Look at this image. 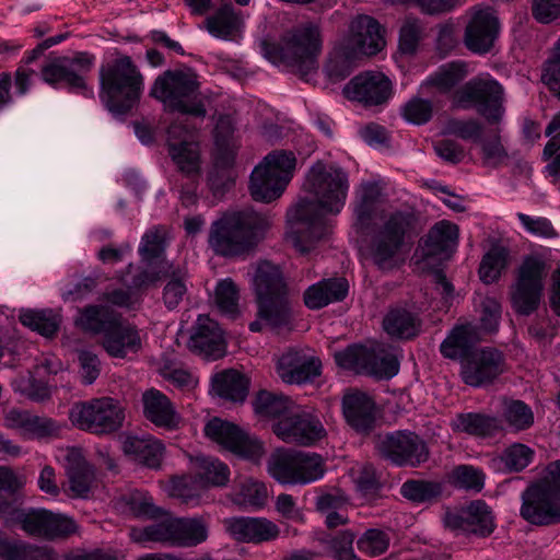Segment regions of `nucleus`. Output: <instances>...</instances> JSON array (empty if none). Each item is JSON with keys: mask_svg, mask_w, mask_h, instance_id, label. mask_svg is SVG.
<instances>
[{"mask_svg": "<svg viewBox=\"0 0 560 560\" xmlns=\"http://www.w3.org/2000/svg\"><path fill=\"white\" fill-rule=\"evenodd\" d=\"M303 190L311 198L301 199L288 212V217L292 223L293 245L306 254L328 233L325 217L338 214L343 209L349 177L341 167L317 161L305 175Z\"/></svg>", "mask_w": 560, "mask_h": 560, "instance_id": "f257e3e1", "label": "nucleus"}, {"mask_svg": "<svg viewBox=\"0 0 560 560\" xmlns=\"http://www.w3.org/2000/svg\"><path fill=\"white\" fill-rule=\"evenodd\" d=\"M272 225L273 218L267 211L245 208L225 212L211 223L208 244L221 257H245L255 252Z\"/></svg>", "mask_w": 560, "mask_h": 560, "instance_id": "f03ea898", "label": "nucleus"}, {"mask_svg": "<svg viewBox=\"0 0 560 560\" xmlns=\"http://www.w3.org/2000/svg\"><path fill=\"white\" fill-rule=\"evenodd\" d=\"M260 49L271 63L289 68L308 81L318 70V57L323 49L322 28L315 22L301 23L287 31L279 43L264 38Z\"/></svg>", "mask_w": 560, "mask_h": 560, "instance_id": "7ed1b4c3", "label": "nucleus"}, {"mask_svg": "<svg viewBox=\"0 0 560 560\" xmlns=\"http://www.w3.org/2000/svg\"><path fill=\"white\" fill-rule=\"evenodd\" d=\"M252 287L256 298L257 318L249 329L259 332L264 328L272 331L289 329L291 308L288 285L280 268L262 260L253 266Z\"/></svg>", "mask_w": 560, "mask_h": 560, "instance_id": "20e7f679", "label": "nucleus"}, {"mask_svg": "<svg viewBox=\"0 0 560 560\" xmlns=\"http://www.w3.org/2000/svg\"><path fill=\"white\" fill-rule=\"evenodd\" d=\"M100 98L115 116L128 113L140 100L144 78L129 56L106 60L100 68Z\"/></svg>", "mask_w": 560, "mask_h": 560, "instance_id": "39448f33", "label": "nucleus"}, {"mask_svg": "<svg viewBox=\"0 0 560 560\" xmlns=\"http://www.w3.org/2000/svg\"><path fill=\"white\" fill-rule=\"evenodd\" d=\"M149 94L166 112L201 118L207 114L198 75L190 68L165 70L155 78Z\"/></svg>", "mask_w": 560, "mask_h": 560, "instance_id": "423d86ee", "label": "nucleus"}, {"mask_svg": "<svg viewBox=\"0 0 560 560\" xmlns=\"http://www.w3.org/2000/svg\"><path fill=\"white\" fill-rule=\"evenodd\" d=\"M413 221L411 213L396 211L386 218L371 237L366 253L378 269L388 271L400 265L401 249Z\"/></svg>", "mask_w": 560, "mask_h": 560, "instance_id": "0eeeda50", "label": "nucleus"}, {"mask_svg": "<svg viewBox=\"0 0 560 560\" xmlns=\"http://www.w3.org/2000/svg\"><path fill=\"white\" fill-rule=\"evenodd\" d=\"M296 159L293 152L269 153L252 172L249 192L255 201L271 202L279 198L293 177Z\"/></svg>", "mask_w": 560, "mask_h": 560, "instance_id": "6e6552de", "label": "nucleus"}, {"mask_svg": "<svg viewBox=\"0 0 560 560\" xmlns=\"http://www.w3.org/2000/svg\"><path fill=\"white\" fill-rule=\"evenodd\" d=\"M547 273L544 259L536 256L524 258L510 288L511 305L516 314L529 316L538 310Z\"/></svg>", "mask_w": 560, "mask_h": 560, "instance_id": "1a4fd4ad", "label": "nucleus"}, {"mask_svg": "<svg viewBox=\"0 0 560 560\" xmlns=\"http://www.w3.org/2000/svg\"><path fill=\"white\" fill-rule=\"evenodd\" d=\"M69 419L80 430L107 434L122 425L125 415L117 400L102 397L75 402L69 410Z\"/></svg>", "mask_w": 560, "mask_h": 560, "instance_id": "9d476101", "label": "nucleus"}, {"mask_svg": "<svg viewBox=\"0 0 560 560\" xmlns=\"http://www.w3.org/2000/svg\"><path fill=\"white\" fill-rule=\"evenodd\" d=\"M457 107L475 108L489 124H499L504 114L503 88L493 79H472L454 96Z\"/></svg>", "mask_w": 560, "mask_h": 560, "instance_id": "9b49d317", "label": "nucleus"}, {"mask_svg": "<svg viewBox=\"0 0 560 560\" xmlns=\"http://www.w3.org/2000/svg\"><path fill=\"white\" fill-rule=\"evenodd\" d=\"M338 366L359 374L390 378L399 371L397 357L383 347L366 348L352 345L335 353Z\"/></svg>", "mask_w": 560, "mask_h": 560, "instance_id": "f8f14e48", "label": "nucleus"}, {"mask_svg": "<svg viewBox=\"0 0 560 560\" xmlns=\"http://www.w3.org/2000/svg\"><path fill=\"white\" fill-rule=\"evenodd\" d=\"M164 281L162 301L168 311L176 310L188 296L191 287L186 267L172 261H161L158 269L141 270L132 279L131 287L141 289Z\"/></svg>", "mask_w": 560, "mask_h": 560, "instance_id": "ddd939ff", "label": "nucleus"}, {"mask_svg": "<svg viewBox=\"0 0 560 560\" xmlns=\"http://www.w3.org/2000/svg\"><path fill=\"white\" fill-rule=\"evenodd\" d=\"M94 65V57L88 52H77L73 57H58L42 67V79L49 85L63 83L71 91L92 94L88 89L86 75Z\"/></svg>", "mask_w": 560, "mask_h": 560, "instance_id": "4468645a", "label": "nucleus"}, {"mask_svg": "<svg viewBox=\"0 0 560 560\" xmlns=\"http://www.w3.org/2000/svg\"><path fill=\"white\" fill-rule=\"evenodd\" d=\"M375 447L384 459L399 467H418L429 458L425 442L413 432L395 431L378 435Z\"/></svg>", "mask_w": 560, "mask_h": 560, "instance_id": "2eb2a0df", "label": "nucleus"}, {"mask_svg": "<svg viewBox=\"0 0 560 560\" xmlns=\"http://www.w3.org/2000/svg\"><path fill=\"white\" fill-rule=\"evenodd\" d=\"M8 526L20 527L25 533L45 538L67 537L78 530L75 521L61 513H54L46 509L20 508Z\"/></svg>", "mask_w": 560, "mask_h": 560, "instance_id": "dca6fc26", "label": "nucleus"}, {"mask_svg": "<svg viewBox=\"0 0 560 560\" xmlns=\"http://www.w3.org/2000/svg\"><path fill=\"white\" fill-rule=\"evenodd\" d=\"M445 527L456 536H477L485 538L495 529V518L491 508L483 500H474L457 512H447Z\"/></svg>", "mask_w": 560, "mask_h": 560, "instance_id": "f3484780", "label": "nucleus"}, {"mask_svg": "<svg viewBox=\"0 0 560 560\" xmlns=\"http://www.w3.org/2000/svg\"><path fill=\"white\" fill-rule=\"evenodd\" d=\"M205 434L224 448L244 458L257 462L260 459L264 447L260 441L250 436L237 425L213 418L205 425Z\"/></svg>", "mask_w": 560, "mask_h": 560, "instance_id": "a211bd4d", "label": "nucleus"}, {"mask_svg": "<svg viewBox=\"0 0 560 560\" xmlns=\"http://www.w3.org/2000/svg\"><path fill=\"white\" fill-rule=\"evenodd\" d=\"M167 148L172 161L179 175L185 177H200L201 156L198 142L182 121L176 120L167 129Z\"/></svg>", "mask_w": 560, "mask_h": 560, "instance_id": "6ab92c4d", "label": "nucleus"}, {"mask_svg": "<svg viewBox=\"0 0 560 560\" xmlns=\"http://www.w3.org/2000/svg\"><path fill=\"white\" fill-rule=\"evenodd\" d=\"M520 515L537 526L559 523L560 499L536 482L523 491Z\"/></svg>", "mask_w": 560, "mask_h": 560, "instance_id": "aec40b11", "label": "nucleus"}, {"mask_svg": "<svg viewBox=\"0 0 560 560\" xmlns=\"http://www.w3.org/2000/svg\"><path fill=\"white\" fill-rule=\"evenodd\" d=\"M504 371L503 354L486 347L474 351L462 364V378L465 384L480 387L492 383Z\"/></svg>", "mask_w": 560, "mask_h": 560, "instance_id": "412c9836", "label": "nucleus"}, {"mask_svg": "<svg viewBox=\"0 0 560 560\" xmlns=\"http://www.w3.org/2000/svg\"><path fill=\"white\" fill-rule=\"evenodd\" d=\"M500 33V22L491 8H479L472 11L465 30L466 47L479 55L491 50Z\"/></svg>", "mask_w": 560, "mask_h": 560, "instance_id": "4be33fe9", "label": "nucleus"}, {"mask_svg": "<svg viewBox=\"0 0 560 560\" xmlns=\"http://www.w3.org/2000/svg\"><path fill=\"white\" fill-rule=\"evenodd\" d=\"M275 434L285 443L314 445L326 431L322 422L310 413H296L280 419L273 425Z\"/></svg>", "mask_w": 560, "mask_h": 560, "instance_id": "5701e85b", "label": "nucleus"}, {"mask_svg": "<svg viewBox=\"0 0 560 560\" xmlns=\"http://www.w3.org/2000/svg\"><path fill=\"white\" fill-rule=\"evenodd\" d=\"M343 94L364 106L382 105L392 95V82L381 72H364L354 77L343 88Z\"/></svg>", "mask_w": 560, "mask_h": 560, "instance_id": "b1692460", "label": "nucleus"}, {"mask_svg": "<svg viewBox=\"0 0 560 560\" xmlns=\"http://www.w3.org/2000/svg\"><path fill=\"white\" fill-rule=\"evenodd\" d=\"M318 358L302 350L290 349L278 360L277 373L288 384H302L313 381L320 374Z\"/></svg>", "mask_w": 560, "mask_h": 560, "instance_id": "393cba45", "label": "nucleus"}, {"mask_svg": "<svg viewBox=\"0 0 560 560\" xmlns=\"http://www.w3.org/2000/svg\"><path fill=\"white\" fill-rule=\"evenodd\" d=\"M348 46L354 54L376 55L385 46L380 23L369 15L354 18L349 26Z\"/></svg>", "mask_w": 560, "mask_h": 560, "instance_id": "a878e982", "label": "nucleus"}, {"mask_svg": "<svg viewBox=\"0 0 560 560\" xmlns=\"http://www.w3.org/2000/svg\"><path fill=\"white\" fill-rule=\"evenodd\" d=\"M458 228L456 224L442 220L428 232L419 246L418 254L429 265L431 259L443 260L451 256L457 244Z\"/></svg>", "mask_w": 560, "mask_h": 560, "instance_id": "bb28decb", "label": "nucleus"}, {"mask_svg": "<svg viewBox=\"0 0 560 560\" xmlns=\"http://www.w3.org/2000/svg\"><path fill=\"white\" fill-rule=\"evenodd\" d=\"M191 351L210 360L225 353V342L219 325L208 315H199L188 341Z\"/></svg>", "mask_w": 560, "mask_h": 560, "instance_id": "cd10ccee", "label": "nucleus"}, {"mask_svg": "<svg viewBox=\"0 0 560 560\" xmlns=\"http://www.w3.org/2000/svg\"><path fill=\"white\" fill-rule=\"evenodd\" d=\"M342 412L347 423L358 433L369 434L376 423V405L365 393L350 390L342 397Z\"/></svg>", "mask_w": 560, "mask_h": 560, "instance_id": "c85d7f7f", "label": "nucleus"}, {"mask_svg": "<svg viewBox=\"0 0 560 560\" xmlns=\"http://www.w3.org/2000/svg\"><path fill=\"white\" fill-rule=\"evenodd\" d=\"M68 492L73 498H86L95 482V469L85 459L81 450L72 447L65 455Z\"/></svg>", "mask_w": 560, "mask_h": 560, "instance_id": "c756f323", "label": "nucleus"}, {"mask_svg": "<svg viewBox=\"0 0 560 560\" xmlns=\"http://www.w3.org/2000/svg\"><path fill=\"white\" fill-rule=\"evenodd\" d=\"M479 326L471 322H458L440 345L444 358L458 360L466 359L475 346L481 340Z\"/></svg>", "mask_w": 560, "mask_h": 560, "instance_id": "7c9ffc66", "label": "nucleus"}, {"mask_svg": "<svg viewBox=\"0 0 560 560\" xmlns=\"http://www.w3.org/2000/svg\"><path fill=\"white\" fill-rule=\"evenodd\" d=\"M384 331L397 340H410L417 337L422 328L420 314L408 305L390 306L383 317Z\"/></svg>", "mask_w": 560, "mask_h": 560, "instance_id": "2f4dec72", "label": "nucleus"}, {"mask_svg": "<svg viewBox=\"0 0 560 560\" xmlns=\"http://www.w3.org/2000/svg\"><path fill=\"white\" fill-rule=\"evenodd\" d=\"M143 415L153 424L173 430L180 422V416L173 402L162 392L151 388L142 394Z\"/></svg>", "mask_w": 560, "mask_h": 560, "instance_id": "473e14b6", "label": "nucleus"}, {"mask_svg": "<svg viewBox=\"0 0 560 560\" xmlns=\"http://www.w3.org/2000/svg\"><path fill=\"white\" fill-rule=\"evenodd\" d=\"M103 347L109 355L125 358L129 352L140 350L141 338L135 326L124 323L118 316L103 336Z\"/></svg>", "mask_w": 560, "mask_h": 560, "instance_id": "72a5a7b5", "label": "nucleus"}, {"mask_svg": "<svg viewBox=\"0 0 560 560\" xmlns=\"http://www.w3.org/2000/svg\"><path fill=\"white\" fill-rule=\"evenodd\" d=\"M386 202L387 195L382 183L368 182L361 184L353 209L357 224L362 229L368 228Z\"/></svg>", "mask_w": 560, "mask_h": 560, "instance_id": "f704fd0d", "label": "nucleus"}, {"mask_svg": "<svg viewBox=\"0 0 560 560\" xmlns=\"http://www.w3.org/2000/svg\"><path fill=\"white\" fill-rule=\"evenodd\" d=\"M205 28L215 38L233 40L244 27V18L232 3H223L205 22Z\"/></svg>", "mask_w": 560, "mask_h": 560, "instance_id": "c9c22d12", "label": "nucleus"}, {"mask_svg": "<svg viewBox=\"0 0 560 560\" xmlns=\"http://www.w3.org/2000/svg\"><path fill=\"white\" fill-rule=\"evenodd\" d=\"M122 451L144 466L156 469L163 458L164 445L151 435H129L122 442Z\"/></svg>", "mask_w": 560, "mask_h": 560, "instance_id": "e433bc0d", "label": "nucleus"}, {"mask_svg": "<svg viewBox=\"0 0 560 560\" xmlns=\"http://www.w3.org/2000/svg\"><path fill=\"white\" fill-rule=\"evenodd\" d=\"M168 230L164 225H155L142 235L138 253L141 261L147 265L144 270L158 269L161 261H170L165 257Z\"/></svg>", "mask_w": 560, "mask_h": 560, "instance_id": "4c0bfd02", "label": "nucleus"}, {"mask_svg": "<svg viewBox=\"0 0 560 560\" xmlns=\"http://www.w3.org/2000/svg\"><path fill=\"white\" fill-rule=\"evenodd\" d=\"M348 293L343 278L324 279L304 292V303L311 310H319L329 303L342 301Z\"/></svg>", "mask_w": 560, "mask_h": 560, "instance_id": "58836bf2", "label": "nucleus"}, {"mask_svg": "<svg viewBox=\"0 0 560 560\" xmlns=\"http://www.w3.org/2000/svg\"><path fill=\"white\" fill-rule=\"evenodd\" d=\"M174 547H196L207 540L209 523L203 517H173Z\"/></svg>", "mask_w": 560, "mask_h": 560, "instance_id": "ea45409f", "label": "nucleus"}, {"mask_svg": "<svg viewBox=\"0 0 560 560\" xmlns=\"http://www.w3.org/2000/svg\"><path fill=\"white\" fill-rule=\"evenodd\" d=\"M248 387V380L235 370H225L212 377L214 394L234 402H243L246 399Z\"/></svg>", "mask_w": 560, "mask_h": 560, "instance_id": "a19ab883", "label": "nucleus"}, {"mask_svg": "<svg viewBox=\"0 0 560 560\" xmlns=\"http://www.w3.org/2000/svg\"><path fill=\"white\" fill-rule=\"evenodd\" d=\"M355 534L350 529L339 530L337 533L320 532L315 540L324 548L326 555L335 560H357L353 541Z\"/></svg>", "mask_w": 560, "mask_h": 560, "instance_id": "79ce46f5", "label": "nucleus"}, {"mask_svg": "<svg viewBox=\"0 0 560 560\" xmlns=\"http://www.w3.org/2000/svg\"><path fill=\"white\" fill-rule=\"evenodd\" d=\"M129 537L133 542L143 547H148L152 542L174 547V518L168 517L144 527H132Z\"/></svg>", "mask_w": 560, "mask_h": 560, "instance_id": "37998d69", "label": "nucleus"}, {"mask_svg": "<svg viewBox=\"0 0 560 560\" xmlns=\"http://www.w3.org/2000/svg\"><path fill=\"white\" fill-rule=\"evenodd\" d=\"M22 487V482L15 474L7 468L0 467V520L8 526L21 508V502L15 497L7 498L2 492L15 494Z\"/></svg>", "mask_w": 560, "mask_h": 560, "instance_id": "c03bdc74", "label": "nucleus"}, {"mask_svg": "<svg viewBox=\"0 0 560 560\" xmlns=\"http://www.w3.org/2000/svg\"><path fill=\"white\" fill-rule=\"evenodd\" d=\"M453 427L456 431L480 438L492 436L501 429L495 417L475 412L458 415L453 421Z\"/></svg>", "mask_w": 560, "mask_h": 560, "instance_id": "a18cd8bd", "label": "nucleus"}, {"mask_svg": "<svg viewBox=\"0 0 560 560\" xmlns=\"http://www.w3.org/2000/svg\"><path fill=\"white\" fill-rule=\"evenodd\" d=\"M294 486H305L322 479L326 472L325 459L315 452L295 451Z\"/></svg>", "mask_w": 560, "mask_h": 560, "instance_id": "49530a36", "label": "nucleus"}, {"mask_svg": "<svg viewBox=\"0 0 560 560\" xmlns=\"http://www.w3.org/2000/svg\"><path fill=\"white\" fill-rule=\"evenodd\" d=\"M267 470L280 485L294 486V474H296L295 451L276 450L267 460Z\"/></svg>", "mask_w": 560, "mask_h": 560, "instance_id": "de8ad7c7", "label": "nucleus"}, {"mask_svg": "<svg viewBox=\"0 0 560 560\" xmlns=\"http://www.w3.org/2000/svg\"><path fill=\"white\" fill-rule=\"evenodd\" d=\"M117 505L122 512L136 517L156 518L162 515V510L154 505L152 498L140 490H132L124 494Z\"/></svg>", "mask_w": 560, "mask_h": 560, "instance_id": "09e8293b", "label": "nucleus"}, {"mask_svg": "<svg viewBox=\"0 0 560 560\" xmlns=\"http://www.w3.org/2000/svg\"><path fill=\"white\" fill-rule=\"evenodd\" d=\"M21 323L44 337H52L59 329L61 317L52 310H27L20 315Z\"/></svg>", "mask_w": 560, "mask_h": 560, "instance_id": "8fccbe9b", "label": "nucleus"}, {"mask_svg": "<svg viewBox=\"0 0 560 560\" xmlns=\"http://www.w3.org/2000/svg\"><path fill=\"white\" fill-rule=\"evenodd\" d=\"M119 315L103 305H89L80 311L77 323L92 332H102L103 336L110 328Z\"/></svg>", "mask_w": 560, "mask_h": 560, "instance_id": "3c124183", "label": "nucleus"}, {"mask_svg": "<svg viewBox=\"0 0 560 560\" xmlns=\"http://www.w3.org/2000/svg\"><path fill=\"white\" fill-rule=\"evenodd\" d=\"M510 253L504 246H492L482 257L479 277L483 283L490 284L499 280L509 265Z\"/></svg>", "mask_w": 560, "mask_h": 560, "instance_id": "603ef678", "label": "nucleus"}, {"mask_svg": "<svg viewBox=\"0 0 560 560\" xmlns=\"http://www.w3.org/2000/svg\"><path fill=\"white\" fill-rule=\"evenodd\" d=\"M198 478L207 486L222 487L230 479V469L226 464L214 457H196Z\"/></svg>", "mask_w": 560, "mask_h": 560, "instance_id": "864d4df0", "label": "nucleus"}, {"mask_svg": "<svg viewBox=\"0 0 560 560\" xmlns=\"http://www.w3.org/2000/svg\"><path fill=\"white\" fill-rule=\"evenodd\" d=\"M466 75L463 62H450L441 66L421 84V88H435L440 92H447L458 84Z\"/></svg>", "mask_w": 560, "mask_h": 560, "instance_id": "5fc2aeb1", "label": "nucleus"}, {"mask_svg": "<svg viewBox=\"0 0 560 560\" xmlns=\"http://www.w3.org/2000/svg\"><path fill=\"white\" fill-rule=\"evenodd\" d=\"M232 164L233 155L230 152H224L217 158L208 175V186L214 196L223 195L233 185Z\"/></svg>", "mask_w": 560, "mask_h": 560, "instance_id": "6e6d98bb", "label": "nucleus"}, {"mask_svg": "<svg viewBox=\"0 0 560 560\" xmlns=\"http://www.w3.org/2000/svg\"><path fill=\"white\" fill-rule=\"evenodd\" d=\"M232 500L241 508H262L267 500V488L259 481L246 479L234 490Z\"/></svg>", "mask_w": 560, "mask_h": 560, "instance_id": "4d7b16f0", "label": "nucleus"}, {"mask_svg": "<svg viewBox=\"0 0 560 560\" xmlns=\"http://www.w3.org/2000/svg\"><path fill=\"white\" fill-rule=\"evenodd\" d=\"M502 417L515 431H523L534 423V413L528 405L522 400H504Z\"/></svg>", "mask_w": 560, "mask_h": 560, "instance_id": "13d9d810", "label": "nucleus"}, {"mask_svg": "<svg viewBox=\"0 0 560 560\" xmlns=\"http://www.w3.org/2000/svg\"><path fill=\"white\" fill-rule=\"evenodd\" d=\"M400 493L409 501L424 503L438 498L442 493V486L436 481L411 479L401 485Z\"/></svg>", "mask_w": 560, "mask_h": 560, "instance_id": "bf43d9fd", "label": "nucleus"}, {"mask_svg": "<svg viewBox=\"0 0 560 560\" xmlns=\"http://www.w3.org/2000/svg\"><path fill=\"white\" fill-rule=\"evenodd\" d=\"M451 479L456 488L478 493L485 487L486 475L472 465H458L452 470Z\"/></svg>", "mask_w": 560, "mask_h": 560, "instance_id": "052dcab7", "label": "nucleus"}, {"mask_svg": "<svg viewBox=\"0 0 560 560\" xmlns=\"http://www.w3.org/2000/svg\"><path fill=\"white\" fill-rule=\"evenodd\" d=\"M389 542L390 538L386 532L378 528H370L357 539V547L363 555L374 558L385 553Z\"/></svg>", "mask_w": 560, "mask_h": 560, "instance_id": "680f3d73", "label": "nucleus"}, {"mask_svg": "<svg viewBox=\"0 0 560 560\" xmlns=\"http://www.w3.org/2000/svg\"><path fill=\"white\" fill-rule=\"evenodd\" d=\"M290 402V399L283 395L260 390L253 405L255 412L260 416L278 417L288 410Z\"/></svg>", "mask_w": 560, "mask_h": 560, "instance_id": "e2e57ef3", "label": "nucleus"}, {"mask_svg": "<svg viewBox=\"0 0 560 560\" xmlns=\"http://www.w3.org/2000/svg\"><path fill=\"white\" fill-rule=\"evenodd\" d=\"M238 289L230 278L218 282L215 287V304L219 310L230 316L238 313Z\"/></svg>", "mask_w": 560, "mask_h": 560, "instance_id": "0e129e2a", "label": "nucleus"}, {"mask_svg": "<svg viewBox=\"0 0 560 560\" xmlns=\"http://www.w3.org/2000/svg\"><path fill=\"white\" fill-rule=\"evenodd\" d=\"M534 454L527 445L515 443L506 447L499 459L508 471H521L532 463Z\"/></svg>", "mask_w": 560, "mask_h": 560, "instance_id": "69168bd1", "label": "nucleus"}, {"mask_svg": "<svg viewBox=\"0 0 560 560\" xmlns=\"http://www.w3.org/2000/svg\"><path fill=\"white\" fill-rule=\"evenodd\" d=\"M433 115V104L429 100L411 97L401 108V116L413 125L427 124Z\"/></svg>", "mask_w": 560, "mask_h": 560, "instance_id": "338daca9", "label": "nucleus"}, {"mask_svg": "<svg viewBox=\"0 0 560 560\" xmlns=\"http://www.w3.org/2000/svg\"><path fill=\"white\" fill-rule=\"evenodd\" d=\"M542 81L560 100V37L553 44L551 55L544 65Z\"/></svg>", "mask_w": 560, "mask_h": 560, "instance_id": "774afa93", "label": "nucleus"}]
</instances>
